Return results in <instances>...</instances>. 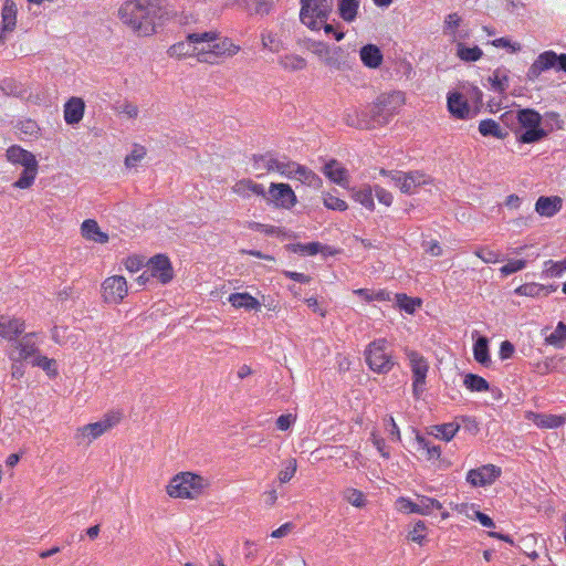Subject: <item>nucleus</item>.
Here are the masks:
<instances>
[{
    "label": "nucleus",
    "mask_w": 566,
    "mask_h": 566,
    "mask_svg": "<svg viewBox=\"0 0 566 566\" xmlns=\"http://www.w3.org/2000/svg\"><path fill=\"white\" fill-rule=\"evenodd\" d=\"M405 103V95L401 92H392L380 95L376 103L363 112L356 128L374 129L388 123L389 118L398 112Z\"/></svg>",
    "instance_id": "f03ea898"
},
{
    "label": "nucleus",
    "mask_w": 566,
    "mask_h": 566,
    "mask_svg": "<svg viewBox=\"0 0 566 566\" xmlns=\"http://www.w3.org/2000/svg\"><path fill=\"white\" fill-rule=\"evenodd\" d=\"M203 479L197 474L185 472L171 479L167 493L171 497L195 499L201 493Z\"/></svg>",
    "instance_id": "423d86ee"
},
{
    "label": "nucleus",
    "mask_w": 566,
    "mask_h": 566,
    "mask_svg": "<svg viewBox=\"0 0 566 566\" xmlns=\"http://www.w3.org/2000/svg\"><path fill=\"white\" fill-rule=\"evenodd\" d=\"M501 475V469L494 464H485L472 469L467 474V481L473 486L492 484Z\"/></svg>",
    "instance_id": "4468645a"
},
{
    "label": "nucleus",
    "mask_w": 566,
    "mask_h": 566,
    "mask_svg": "<svg viewBox=\"0 0 566 566\" xmlns=\"http://www.w3.org/2000/svg\"><path fill=\"white\" fill-rule=\"evenodd\" d=\"M489 80L493 90L496 92L502 93L509 86V77L505 70L496 69Z\"/></svg>",
    "instance_id": "a18cd8bd"
},
{
    "label": "nucleus",
    "mask_w": 566,
    "mask_h": 566,
    "mask_svg": "<svg viewBox=\"0 0 566 566\" xmlns=\"http://www.w3.org/2000/svg\"><path fill=\"white\" fill-rule=\"evenodd\" d=\"M149 275L158 279L161 284L169 283L174 277V270L170 260L164 254H157L147 262Z\"/></svg>",
    "instance_id": "ddd939ff"
},
{
    "label": "nucleus",
    "mask_w": 566,
    "mask_h": 566,
    "mask_svg": "<svg viewBox=\"0 0 566 566\" xmlns=\"http://www.w3.org/2000/svg\"><path fill=\"white\" fill-rule=\"evenodd\" d=\"M448 109L457 118L464 119L470 115V106L460 93H451L448 96Z\"/></svg>",
    "instance_id": "412c9836"
},
{
    "label": "nucleus",
    "mask_w": 566,
    "mask_h": 566,
    "mask_svg": "<svg viewBox=\"0 0 566 566\" xmlns=\"http://www.w3.org/2000/svg\"><path fill=\"white\" fill-rule=\"evenodd\" d=\"M307 49L321 57L326 63V57L329 55L332 48L322 41H310Z\"/></svg>",
    "instance_id": "4d7b16f0"
},
{
    "label": "nucleus",
    "mask_w": 566,
    "mask_h": 566,
    "mask_svg": "<svg viewBox=\"0 0 566 566\" xmlns=\"http://www.w3.org/2000/svg\"><path fill=\"white\" fill-rule=\"evenodd\" d=\"M545 343L555 348H563L566 345V324L559 322L554 332L546 336Z\"/></svg>",
    "instance_id": "4c0bfd02"
},
{
    "label": "nucleus",
    "mask_w": 566,
    "mask_h": 566,
    "mask_svg": "<svg viewBox=\"0 0 566 566\" xmlns=\"http://www.w3.org/2000/svg\"><path fill=\"white\" fill-rule=\"evenodd\" d=\"M396 298L400 308L405 310L409 314H412L416 308L421 305V300L409 297L406 294H397Z\"/></svg>",
    "instance_id": "603ef678"
},
{
    "label": "nucleus",
    "mask_w": 566,
    "mask_h": 566,
    "mask_svg": "<svg viewBox=\"0 0 566 566\" xmlns=\"http://www.w3.org/2000/svg\"><path fill=\"white\" fill-rule=\"evenodd\" d=\"M391 178L403 193H412L418 186L427 184L426 175L420 171H411L408 174L396 171Z\"/></svg>",
    "instance_id": "2eb2a0df"
},
{
    "label": "nucleus",
    "mask_w": 566,
    "mask_h": 566,
    "mask_svg": "<svg viewBox=\"0 0 566 566\" xmlns=\"http://www.w3.org/2000/svg\"><path fill=\"white\" fill-rule=\"evenodd\" d=\"M41 342L42 339L38 333L24 334L13 342L9 358L14 363L29 361L31 364V360L40 355L39 345Z\"/></svg>",
    "instance_id": "6e6552de"
},
{
    "label": "nucleus",
    "mask_w": 566,
    "mask_h": 566,
    "mask_svg": "<svg viewBox=\"0 0 566 566\" xmlns=\"http://www.w3.org/2000/svg\"><path fill=\"white\" fill-rule=\"evenodd\" d=\"M6 158L10 164L23 167V171L12 186L19 189H29L38 175L39 164L35 156L19 145H12L7 149Z\"/></svg>",
    "instance_id": "20e7f679"
},
{
    "label": "nucleus",
    "mask_w": 566,
    "mask_h": 566,
    "mask_svg": "<svg viewBox=\"0 0 566 566\" xmlns=\"http://www.w3.org/2000/svg\"><path fill=\"white\" fill-rule=\"evenodd\" d=\"M457 46V56L464 62H475L479 61L483 56V51L474 45L472 48H468L463 42H455Z\"/></svg>",
    "instance_id": "72a5a7b5"
},
{
    "label": "nucleus",
    "mask_w": 566,
    "mask_h": 566,
    "mask_svg": "<svg viewBox=\"0 0 566 566\" xmlns=\"http://www.w3.org/2000/svg\"><path fill=\"white\" fill-rule=\"evenodd\" d=\"M31 365L44 370L50 378H54L57 375L56 361L41 354L31 360Z\"/></svg>",
    "instance_id": "ea45409f"
},
{
    "label": "nucleus",
    "mask_w": 566,
    "mask_h": 566,
    "mask_svg": "<svg viewBox=\"0 0 566 566\" xmlns=\"http://www.w3.org/2000/svg\"><path fill=\"white\" fill-rule=\"evenodd\" d=\"M324 205L328 209L338 211H343L347 208V205L344 200L329 193L324 197Z\"/></svg>",
    "instance_id": "338daca9"
},
{
    "label": "nucleus",
    "mask_w": 566,
    "mask_h": 566,
    "mask_svg": "<svg viewBox=\"0 0 566 566\" xmlns=\"http://www.w3.org/2000/svg\"><path fill=\"white\" fill-rule=\"evenodd\" d=\"M85 111V104L80 97H71L64 105V120L69 125L78 124Z\"/></svg>",
    "instance_id": "6ab92c4d"
},
{
    "label": "nucleus",
    "mask_w": 566,
    "mask_h": 566,
    "mask_svg": "<svg viewBox=\"0 0 566 566\" xmlns=\"http://www.w3.org/2000/svg\"><path fill=\"white\" fill-rule=\"evenodd\" d=\"M228 302L235 308H244L247 311H259L261 308V303L247 292L230 294Z\"/></svg>",
    "instance_id": "a878e982"
},
{
    "label": "nucleus",
    "mask_w": 566,
    "mask_h": 566,
    "mask_svg": "<svg viewBox=\"0 0 566 566\" xmlns=\"http://www.w3.org/2000/svg\"><path fill=\"white\" fill-rule=\"evenodd\" d=\"M235 3L251 14H268L273 6V0H235Z\"/></svg>",
    "instance_id": "c756f323"
},
{
    "label": "nucleus",
    "mask_w": 566,
    "mask_h": 566,
    "mask_svg": "<svg viewBox=\"0 0 566 566\" xmlns=\"http://www.w3.org/2000/svg\"><path fill=\"white\" fill-rule=\"evenodd\" d=\"M416 441L419 446V448L423 449L427 451V458L429 460H433V459H439L440 455H441V448L440 446H433L430 443V441L422 437V436H417L416 437Z\"/></svg>",
    "instance_id": "09e8293b"
},
{
    "label": "nucleus",
    "mask_w": 566,
    "mask_h": 566,
    "mask_svg": "<svg viewBox=\"0 0 566 566\" xmlns=\"http://www.w3.org/2000/svg\"><path fill=\"white\" fill-rule=\"evenodd\" d=\"M268 163L271 168V171H276L282 177H285L287 179H296L297 172L300 171L302 166L295 161L287 159L286 157L279 158L276 156H274L273 159H270Z\"/></svg>",
    "instance_id": "f3484780"
},
{
    "label": "nucleus",
    "mask_w": 566,
    "mask_h": 566,
    "mask_svg": "<svg viewBox=\"0 0 566 566\" xmlns=\"http://www.w3.org/2000/svg\"><path fill=\"white\" fill-rule=\"evenodd\" d=\"M479 132L482 136H492L499 139H504L507 137V130L500 127V125L494 119H483L479 124Z\"/></svg>",
    "instance_id": "473e14b6"
},
{
    "label": "nucleus",
    "mask_w": 566,
    "mask_h": 566,
    "mask_svg": "<svg viewBox=\"0 0 566 566\" xmlns=\"http://www.w3.org/2000/svg\"><path fill=\"white\" fill-rule=\"evenodd\" d=\"M356 201L361 203L369 210L374 209V198H373V189L369 186L361 188L359 191H356Z\"/></svg>",
    "instance_id": "13d9d810"
},
{
    "label": "nucleus",
    "mask_w": 566,
    "mask_h": 566,
    "mask_svg": "<svg viewBox=\"0 0 566 566\" xmlns=\"http://www.w3.org/2000/svg\"><path fill=\"white\" fill-rule=\"evenodd\" d=\"M323 172L331 181L338 185H343L347 179V170L337 160L326 163Z\"/></svg>",
    "instance_id": "7c9ffc66"
},
{
    "label": "nucleus",
    "mask_w": 566,
    "mask_h": 566,
    "mask_svg": "<svg viewBox=\"0 0 566 566\" xmlns=\"http://www.w3.org/2000/svg\"><path fill=\"white\" fill-rule=\"evenodd\" d=\"M461 23V17L458 13H450L446 17L443 23V34L455 43L458 41V28Z\"/></svg>",
    "instance_id": "e433bc0d"
},
{
    "label": "nucleus",
    "mask_w": 566,
    "mask_h": 566,
    "mask_svg": "<svg viewBox=\"0 0 566 566\" xmlns=\"http://www.w3.org/2000/svg\"><path fill=\"white\" fill-rule=\"evenodd\" d=\"M339 12L344 20H354V0H339Z\"/></svg>",
    "instance_id": "774afa93"
},
{
    "label": "nucleus",
    "mask_w": 566,
    "mask_h": 566,
    "mask_svg": "<svg viewBox=\"0 0 566 566\" xmlns=\"http://www.w3.org/2000/svg\"><path fill=\"white\" fill-rule=\"evenodd\" d=\"M563 269L559 262H555L553 260H548L544 263L543 274L548 277H558L563 273Z\"/></svg>",
    "instance_id": "0e129e2a"
},
{
    "label": "nucleus",
    "mask_w": 566,
    "mask_h": 566,
    "mask_svg": "<svg viewBox=\"0 0 566 566\" xmlns=\"http://www.w3.org/2000/svg\"><path fill=\"white\" fill-rule=\"evenodd\" d=\"M473 355L478 363L488 366L491 363L489 354V340L486 337H479L473 345Z\"/></svg>",
    "instance_id": "c9c22d12"
},
{
    "label": "nucleus",
    "mask_w": 566,
    "mask_h": 566,
    "mask_svg": "<svg viewBox=\"0 0 566 566\" xmlns=\"http://www.w3.org/2000/svg\"><path fill=\"white\" fill-rule=\"evenodd\" d=\"M146 156V148L142 145L135 144L132 151L125 158V166L134 168Z\"/></svg>",
    "instance_id": "de8ad7c7"
},
{
    "label": "nucleus",
    "mask_w": 566,
    "mask_h": 566,
    "mask_svg": "<svg viewBox=\"0 0 566 566\" xmlns=\"http://www.w3.org/2000/svg\"><path fill=\"white\" fill-rule=\"evenodd\" d=\"M0 88L8 96L21 97L23 95V88L12 78L3 80Z\"/></svg>",
    "instance_id": "5fc2aeb1"
},
{
    "label": "nucleus",
    "mask_w": 566,
    "mask_h": 566,
    "mask_svg": "<svg viewBox=\"0 0 566 566\" xmlns=\"http://www.w3.org/2000/svg\"><path fill=\"white\" fill-rule=\"evenodd\" d=\"M297 470V462L295 459H289L284 462V468L279 472V481L281 483H287L295 474Z\"/></svg>",
    "instance_id": "6e6d98bb"
},
{
    "label": "nucleus",
    "mask_w": 566,
    "mask_h": 566,
    "mask_svg": "<svg viewBox=\"0 0 566 566\" xmlns=\"http://www.w3.org/2000/svg\"><path fill=\"white\" fill-rule=\"evenodd\" d=\"M266 200L276 208L292 209L296 202V195L289 184L272 182L269 188Z\"/></svg>",
    "instance_id": "9b49d317"
},
{
    "label": "nucleus",
    "mask_w": 566,
    "mask_h": 566,
    "mask_svg": "<svg viewBox=\"0 0 566 566\" xmlns=\"http://www.w3.org/2000/svg\"><path fill=\"white\" fill-rule=\"evenodd\" d=\"M24 322L19 318L0 316V336L8 340H15L24 332Z\"/></svg>",
    "instance_id": "a211bd4d"
},
{
    "label": "nucleus",
    "mask_w": 566,
    "mask_h": 566,
    "mask_svg": "<svg viewBox=\"0 0 566 566\" xmlns=\"http://www.w3.org/2000/svg\"><path fill=\"white\" fill-rule=\"evenodd\" d=\"M120 419L119 412H111L107 413L102 420L88 423L78 429L76 438L81 439V442H92L99 436H102L105 431L114 427L118 423Z\"/></svg>",
    "instance_id": "1a4fd4ad"
},
{
    "label": "nucleus",
    "mask_w": 566,
    "mask_h": 566,
    "mask_svg": "<svg viewBox=\"0 0 566 566\" xmlns=\"http://www.w3.org/2000/svg\"><path fill=\"white\" fill-rule=\"evenodd\" d=\"M119 19L139 35H150L161 17L160 0H127L118 10Z\"/></svg>",
    "instance_id": "f257e3e1"
},
{
    "label": "nucleus",
    "mask_w": 566,
    "mask_h": 566,
    "mask_svg": "<svg viewBox=\"0 0 566 566\" xmlns=\"http://www.w3.org/2000/svg\"><path fill=\"white\" fill-rule=\"evenodd\" d=\"M557 54L554 51H545L541 53L528 69L530 77H537L542 72L555 69Z\"/></svg>",
    "instance_id": "aec40b11"
},
{
    "label": "nucleus",
    "mask_w": 566,
    "mask_h": 566,
    "mask_svg": "<svg viewBox=\"0 0 566 566\" xmlns=\"http://www.w3.org/2000/svg\"><path fill=\"white\" fill-rule=\"evenodd\" d=\"M18 129L28 136H35L39 132V126L35 120L33 119H24L19 122L17 125Z\"/></svg>",
    "instance_id": "e2e57ef3"
},
{
    "label": "nucleus",
    "mask_w": 566,
    "mask_h": 566,
    "mask_svg": "<svg viewBox=\"0 0 566 566\" xmlns=\"http://www.w3.org/2000/svg\"><path fill=\"white\" fill-rule=\"evenodd\" d=\"M525 266H526V261H524V260H511L509 263L503 265L500 271L503 275L506 276V275H510V274H513L515 272L523 270Z\"/></svg>",
    "instance_id": "69168bd1"
},
{
    "label": "nucleus",
    "mask_w": 566,
    "mask_h": 566,
    "mask_svg": "<svg viewBox=\"0 0 566 566\" xmlns=\"http://www.w3.org/2000/svg\"><path fill=\"white\" fill-rule=\"evenodd\" d=\"M188 39L195 40L196 56L199 62L216 63V59L211 55L213 42L217 40L216 32L190 33Z\"/></svg>",
    "instance_id": "f8f14e48"
},
{
    "label": "nucleus",
    "mask_w": 566,
    "mask_h": 566,
    "mask_svg": "<svg viewBox=\"0 0 566 566\" xmlns=\"http://www.w3.org/2000/svg\"><path fill=\"white\" fill-rule=\"evenodd\" d=\"M296 180H300L301 182L313 188H319L322 185V179L305 166H301V169L296 176Z\"/></svg>",
    "instance_id": "37998d69"
},
{
    "label": "nucleus",
    "mask_w": 566,
    "mask_h": 566,
    "mask_svg": "<svg viewBox=\"0 0 566 566\" xmlns=\"http://www.w3.org/2000/svg\"><path fill=\"white\" fill-rule=\"evenodd\" d=\"M234 193L242 198H249L251 195L265 197L266 192L261 184H256L251 179H241L232 187Z\"/></svg>",
    "instance_id": "b1692460"
},
{
    "label": "nucleus",
    "mask_w": 566,
    "mask_h": 566,
    "mask_svg": "<svg viewBox=\"0 0 566 566\" xmlns=\"http://www.w3.org/2000/svg\"><path fill=\"white\" fill-rule=\"evenodd\" d=\"M82 235L96 243H106L108 241V234L101 230L98 223L93 219L85 220L81 226Z\"/></svg>",
    "instance_id": "4be33fe9"
},
{
    "label": "nucleus",
    "mask_w": 566,
    "mask_h": 566,
    "mask_svg": "<svg viewBox=\"0 0 566 566\" xmlns=\"http://www.w3.org/2000/svg\"><path fill=\"white\" fill-rule=\"evenodd\" d=\"M464 386L471 391H488L489 382L481 376L468 374L463 380Z\"/></svg>",
    "instance_id": "79ce46f5"
},
{
    "label": "nucleus",
    "mask_w": 566,
    "mask_h": 566,
    "mask_svg": "<svg viewBox=\"0 0 566 566\" xmlns=\"http://www.w3.org/2000/svg\"><path fill=\"white\" fill-rule=\"evenodd\" d=\"M365 361L375 373H389L395 361L387 349V340L381 338L370 343L365 350Z\"/></svg>",
    "instance_id": "0eeeda50"
},
{
    "label": "nucleus",
    "mask_w": 566,
    "mask_h": 566,
    "mask_svg": "<svg viewBox=\"0 0 566 566\" xmlns=\"http://www.w3.org/2000/svg\"><path fill=\"white\" fill-rule=\"evenodd\" d=\"M262 45L271 52H279L283 49V42L277 34L271 31H263L261 34Z\"/></svg>",
    "instance_id": "c03bdc74"
},
{
    "label": "nucleus",
    "mask_w": 566,
    "mask_h": 566,
    "mask_svg": "<svg viewBox=\"0 0 566 566\" xmlns=\"http://www.w3.org/2000/svg\"><path fill=\"white\" fill-rule=\"evenodd\" d=\"M416 506H417V509H416L417 513L421 514V515H428L434 509H437V510L442 509V505L438 500L428 497V496H423V495L418 496Z\"/></svg>",
    "instance_id": "a19ab883"
},
{
    "label": "nucleus",
    "mask_w": 566,
    "mask_h": 566,
    "mask_svg": "<svg viewBox=\"0 0 566 566\" xmlns=\"http://www.w3.org/2000/svg\"><path fill=\"white\" fill-rule=\"evenodd\" d=\"M462 506L465 509V513L470 518L478 520L484 527L495 526L493 520L489 515L475 510L473 505L469 506L468 504H464Z\"/></svg>",
    "instance_id": "3c124183"
},
{
    "label": "nucleus",
    "mask_w": 566,
    "mask_h": 566,
    "mask_svg": "<svg viewBox=\"0 0 566 566\" xmlns=\"http://www.w3.org/2000/svg\"><path fill=\"white\" fill-rule=\"evenodd\" d=\"M274 155L271 153H266L264 155H253V169L255 170H266L271 171V168L269 166V160L273 159Z\"/></svg>",
    "instance_id": "680f3d73"
},
{
    "label": "nucleus",
    "mask_w": 566,
    "mask_h": 566,
    "mask_svg": "<svg viewBox=\"0 0 566 566\" xmlns=\"http://www.w3.org/2000/svg\"><path fill=\"white\" fill-rule=\"evenodd\" d=\"M240 50L239 45H235L230 39L224 38L220 40H216L212 46V57L216 59V63H218V59L222 56H233Z\"/></svg>",
    "instance_id": "c85d7f7f"
},
{
    "label": "nucleus",
    "mask_w": 566,
    "mask_h": 566,
    "mask_svg": "<svg viewBox=\"0 0 566 566\" xmlns=\"http://www.w3.org/2000/svg\"><path fill=\"white\" fill-rule=\"evenodd\" d=\"M562 209L559 197H539L535 203V210L543 217H553Z\"/></svg>",
    "instance_id": "393cba45"
},
{
    "label": "nucleus",
    "mask_w": 566,
    "mask_h": 566,
    "mask_svg": "<svg viewBox=\"0 0 566 566\" xmlns=\"http://www.w3.org/2000/svg\"><path fill=\"white\" fill-rule=\"evenodd\" d=\"M300 19L311 30H321V24L328 20L333 0H300Z\"/></svg>",
    "instance_id": "39448f33"
},
{
    "label": "nucleus",
    "mask_w": 566,
    "mask_h": 566,
    "mask_svg": "<svg viewBox=\"0 0 566 566\" xmlns=\"http://www.w3.org/2000/svg\"><path fill=\"white\" fill-rule=\"evenodd\" d=\"M327 66L335 70H349L350 64L348 61V55L345 54L344 50L340 46H333L329 55L326 57Z\"/></svg>",
    "instance_id": "2f4dec72"
},
{
    "label": "nucleus",
    "mask_w": 566,
    "mask_h": 566,
    "mask_svg": "<svg viewBox=\"0 0 566 566\" xmlns=\"http://www.w3.org/2000/svg\"><path fill=\"white\" fill-rule=\"evenodd\" d=\"M434 436L437 438H441L446 441H450L454 436L455 433L458 432L459 430V424H455L453 422H449V423H443V424H440V426H436L434 428Z\"/></svg>",
    "instance_id": "8fccbe9b"
},
{
    "label": "nucleus",
    "mask_w": 566,
    "mask_h": 566,
    "mask_svg": "<svg viewBox=\"0 0 566 566\" xmlns=\"http://www.w3.org/2000/svg\"><path fill=\"white\" fill-rule=\"evenodd\" d=\"M501 118L506 125L516 123L518 128L524 129V132L517 136L520 143L532 144L547 136V132L541 127L542 116L532 108H523L516 113L506 112Z\"/></svg>",
    "instance_id": "7ed1b4c3"
},
{
    "label": "nucleus",
    "mask_w": 566,
    "mask_h": 566,
    "mask_svg": "<svg viewBox=\"0 0 566 566\" xmlns=\"http://www.w3.org/2000/svg\"><path fill=\"white\" fill-rule=\"evenodd\" d=\"M127 293V281L122 275L109 276L102 283V297L107 304H119Z\"/></svg>",
    "instance_id": "9d476101"
},
{
    "label": "nucleus",
    "mask_w": 566,
    "mask_h": 566,
    "mask_svg": "<svg viewBox=\"0 0 566 566\" xmlns=\"http://www.w3.org/2000/svg\"><path fill=\"white\" fill-rule=\"evenodd\" d=\"M18 9L13 0H4L1 10L2 32H12L17 24Z\"/></svg>",
    "instance_id": "bb28decb"
},
{
    "label": "nucleus",
    "mask_w": 566,
    "mask_h": 566,
    "mask_svg": "<svg viewBox=\"0 0 566 566\" xmlns=\"http://www.w3.org/2000/svg\"><path fill=\"white\" fill-rule=\"evenodd\" d=\"M530 419L543 429H555L562 427L566 422V417L547 413H531Z\"/></svg>",
    "instance_id": "cd10ccee"
},
{
    "label": "nucleus",
    "mask_w": 566,
    "mask_h": 566,
    "mask_svg": "<svg viewBox=\"0 0 566 566\" xmlns=\"http://www.w3.org/2000/svg\"><path fill=\"white\" fill-rule=\"evenodd\" d=\"M363 64L369 69H377L381 65L384 55L375 44H366L359 51Z\"/></svg>",
    "instance_id": "5701e85b"
},
{
    "label": "nucleus",
    "mask_w": 566,
    "mask_h": 566,
    "mask_svg": "<svg viewBox=\"0 0 566 566\" xmlns=\"http://www.w3.org/2000/svg\"><path fill=\"white\" fill-rule=\"evenodd\" d=\"M168 53L176 57L196 56L195 40L187 38L185 41L175 43L169 48Z\"/></svg>",
    "instance_id": "f704fd0d"
},
{
    "label": "nucleus",
    "mask_w": 566,
    "mask_h": 566,
    "mask_svg": "<svg viewBox=\"0 0 566 566\" xmlns=\"http://www.w3.org/2000/svg\"><path fill=\"white\" fill-rule=\"evenodd\" d=\"M322 249L319 242L297 243L293 251L302 255H316Z\"/></svg>",
    "instance_id": "bf43d9fd"
},
{
    "label": "nucleus",
    "mask_w": 566,
    "mask_h": 566,
    "mask_svg": "<svg viewBox=\"0 0 566 566\" xmlns=\"http://www.w3.org/2000/svg\"><path fill=\"white\" fill-rule=\"evenodd\" d=\"M406 356L409 360L412 379H416L417 382H426L427 374L429 370V364L427 359L420 353L412 349H406Z\"/></svg>",
    "instance_id": "dca6fc26"
},
{
    "label": "nucleus",
    "mask_w": 566,
    "mask_h": 566,
    "mask_svg": "<svg viewBox=\"0 0 566 566\" xmlns=\"http://www.w3.org/2000/svg\"><path fill=\"white\" fill-rule=\"evenodd\" d=\"M543 292V284L525 283L515 290V293L523 296L541 297Z\"/></svg>",
    "instance_id": "864d4df0"
},
{
    "label": "nucleus",
    "mask_w": 566,
    "mask_h": 566,
    "mask_svg": "<svg viewBox=\"0 0 566 566\" xmlns=\"http://www.w3.org/2000/svg\"><path fill=\"white\" fill-rule=\"evenodd\" d=\"M306 64V60L296 54H286L280 57V65L287 71L303 70Z\"/></svg>",
    "instance_id": "58836bf2"
},
{
    "label": "nucleus",
    "mask_w": 566,
    "mask_h": 566,
    "mask_svg": "<svg viewBox=\"0 0 566 566\" xmlns=\"http://www.w3.org/2000/svg\"><path fill=\"white\" fill-rule=\"evenodd\" d=\"M426 525L422 521H418L413 528L409 532L408 538L415 543L422 544L426 538Z\"/></svg>",
    "instance_id": "052dcab7"
},
{
    "label": "nucleus",
    "mask_w": 566,
    "mask_h": 566,
    "mask_svg": "<svg viewBox=\"0 0 566 566\" xmlns=\"http://www.w3.org/2000/svg\"><path fill=\"white\" fill-rule=\"evenodd\" d=\"M356 295H358L366 302H373V301L384 302L389 298L388 293L382 290L373 291V290H368V289H359V290H356Z\"/></svg>",
    "instance_id": "49530a36"
}]
</instances>
